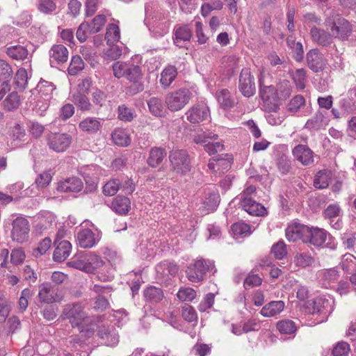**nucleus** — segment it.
<instances>
[{"label": "nucleus", "instance_id": "4be33fe9", "mask_svg": "<svg viewBox=\"0 0 356 356\" xmlns=\"http://www.w3.org/2000/svg\"><path fill=\"white\" fill-rule=\"evenodd\" d=\"M294 157L304 165H309L314 162V152L305 145H298L293 149Z\"/></svg>", "mask_w": 356, "mask_h": 356}, {"label": "nucleus", "instance_id": "774afa93", "mask_svg": "<svg viewBox=\"0 0 356 356\" xmlns=\"http://www.w3.org/2000/svg\"><path fill=\"white\" fill-rule=\"evenodd\" d=\"M177 298L181 301H191L196 296V292L192 288H181L177 293Z\"/></svg>", "mask_w": 356, "mask_h": 356}, {"label": "nucleus", "instance_id": "09e8293b", "mask_svg": "<svg viewBox=\"0 0 356 356\" xmlns=\"http://www.w3.org/2000/svg\"><path fill=\"white\" fill-rule=\"evenodd\" d=\"M87 258L88 259V273H92L97 268L102 267L104 262V261L97 254L92 252H86Z\"/></svg>", "mask_w": 356, "mask_h": 356}, {"label": "nucleus", "instance_id": "f8f14e48", "mask_svg": "<svg viewBox=\"0 0 356 356\" xmlns=\"http://www.w3.org/2000/svg\"><path fill=\"white\" fill-rule=\"evenodd\" d=\"M309 312L312 314H330L332 312L331 301L323 297H316L306 302Z\"/></svg>", "mask_w": 356, "mask_h": 356}, {"label": "nucleus", "instance_id": "6ab92c4d", "mask_svg": "<svg viewBox=\"0 0 356 356\" xmlns=\"http://www.w3.org/2000/svg\"><path fill=\"white\" fill-rule=\"evenodd\" d=\"M328 233L323 229L309 227L305 243H309L316 247H323L326 241Z\"/></svg>", "mask_w": 356, "mask_h": 356}, {"label": "nucleus", "instance_id": "ea45409f", "mask_svg": "<svg viewBox=\"0 0 356 356\" xmlns=\"http://www.w3.org/2000/svg\"><path fill=\"white\" fill-rule=\"evenodd\" d=\"M319 276L326 287L337 282L339 277V273L335 268L323 270L320 273Z\"/></svg>", "mask_w": 356, "mask_h": 356}, {"label": "nucleus", "instance_id": "de8ad7c7", "mask_svg": "<svg viewBox=\"0 0 356 356\" xmlns=\"http://www.w3.org/2000/svg\"><path fill=\"white\" fill-rule=\"evenodd\" d=\"M38 10L44 15H51L56 10V3L53 0H39Z\"/></svg>", "mask_w": 356, "mask_h": 356}, {"label": "nucleus", "instance_id": "5701e85b", "mask_svg": "<svg viewBox=\"0 0 356 356\" xmlns=\"http://www.w3.org/2000/svg\"><path fill=\"white\" fill-rule=\"evenodd\" d=\"M83 184L81 179L72 177L58 183L57 191L62 193H78L82 190Z\"/></svg>", "mask_w": 356, "mask_h": 356}, {"label": "nucleus", "instance_id": "412c9836", "mask_svg": "<svg viewBox=\"0 0 356 356\" xmlns=\"http://www.w3.org/2000/svg\"><path fill=\"white\" fill-rule=\"evenodd\" d=\"M186 119L193 124L205 120L209 115V110L204 106H194L186 113Z\"/></svg>", "mask_w": 356, "mask_h": 356}, {"label": "nucleus", "instance_id": "1a4fd4ad", "mask_svg": "<svg viewBox=\"0 0 356 356\" xmlns=\"http://www.w3.org/2000/svg\"><path fill=\"white\" fill-rule=\"evenodd\" d=\"M38 296L40 302L46 304L60 302L63 300L58 288L49 283H43L40 286Z\"/></svg>", "mask_w": 356, "mask_h": 356}, {"label": "nucleus", "instance_id": "72a5a7b5", "mask_svg": "<svg viewBox=\"0 0 356 356\" xmlns=\"http://www.w3.org/2000/svg\"><path fill=\"white\" fill-rule=\"evenodd\" d=\"M79 127L82 131L93 134L97 132L101 129L102 124L99 119L86 118L80 122Z\"/></svg>", "mask_w": 356, "mask_h": 356}, {"label": "nucleus", "instance_id": "864d4df0", "mask_svg": "<svg viewBox=\"0 0 356 356\" xmlns=\"http://www.w3.org/2000/svg\"><path fill=\"white\" fill-rule=\"evenodd\" d=\"M135 117L136 113L133 108L124 104L118 106V118L120 120L131 122Z\"/></svg>", "mask_w": 356, "mask_h": 356}, {"label": "nucleus", "instance_id": "bf43d9fd", "mask_svg": "<svg viewBox=\"0 0 356 356\" xmlns=\"http://www.w3.org/2000/svg\"><path fill=\"white\" fill-rule=\"evenodd\" d=\"M305 104V99L301 95L293 97L288 104V111L291 113L298 112Z\"/></svg>", "mask_w": 356, "mask_h": 356}, {"label": "nucleus", "instance_id": "473e14b6", "mask_svg": "<svg viewBox=\"0 0 356 356\" xmlns=\"http://www.w3.org/2000/svg\"><path fill=\"white\" fill-rule=\"evenodd\" d=\"M174 35V43L181 47H182L181 42L190 41L192 37V31L186 25L180 26L175 29Z\"/></svg>", "mask_w": 356, "mask_h": 356}, {"label": "nucleus", "instance_id": "f03ea898", "mask_svg": "<svg viewBox=\"0 0 356 356\" xmlns=\"http://www.w3.org/2000/svg\"><path fill=\"white\" fill-rule=\"evenodd\" d=\"M325 25L330 28L332 38L343 41L348 40L353 31L352 24L334 12H331L325 19Z\"/></svg>", "mask_w": 356, "mask_h": 356}, {"label": "nucleus", "instance_id": "aec40b11", "mask_svg": "<svg viewBox=\"0 0 356 356\" xmlns=\"http://www.w3.org/2000/svg\"><path fill=\"white\" fill-rule=\"evenodd\" d=\"M56 88V86L54 84V83L50 81L41 79V81L38 83V92L40 95V97L46 102L42 106V111H45L49 107V104L47 102L52 99Z\"/></svg>", "mask_w": 356, "mask_h": 356}, {"label": "nucleus", "instance_id": "b1692460", "mask_svg": "<svg viewBox=\"0 0 356 356\" xmlns=\"http://www.w3.org/2000/svg\"><path fill=\"white\" fill-rule=\"evenodd\" d=\"M241 207L252 216H264L266 212V208L257 202L252 197H243L241 201Z\"/></svg>", "mask_w": 356, "mask_h": 356}, {"label": "nucleus", "instance_id": "c756f323", "mask_svg": "<svg viewBox=\"0 0 356 356\" xmlns=\"http://www.w3.org/2000/svg\"><path fill=\"white\" fill-rule=\"evenodd\" d=\"M13 75V71L8 63L3 60H0V77L3 86V92L6 90H10V82Z\"/></svg>", "mask_w": 356, "mask_h": 356}, {"label": "nucleus", "instance_id": "7c9ffc66", "mask_svg": "<svg viewBox=\"0 0 356 356\" xmlns=\"http://www.w3.org/2000/svg\"><path fill=\"white\" fill-rule=\"evenodd\" d=\"M111 207L118 214H127L131 207V202L128 197L118 195L112 201Z\"/></svg>", "mask_w": 356, "mask_h": 356}, {"label": "nucleus", "instance_id": "4c0bfd02", "mask_svg": "<svg viewBox=\"0 0 356 356\" xmlns=\"http://www.w3.org/2000/svg\"><path fill=\"white\" fill-rule=\"evenodd\" d=\"M112 140L118 146L126 147L131 143L127 131L122 129H115L112 134Z\"/></svg>", "mask_w": 356, "mask_h": 356}, {"label": "nucleus", "instance_id": "423d86ee", "mask_svg": "<svg viewBox=\"0 0 356 356\" xmlns=\"http://www.w3.org/2000/svg\"><path fill=\"white\" fill-rule=\"evenodd\" d=\"M212 268V261L200 259L188 267L186 273L188 280L192 282H199L204 279L206 273Z\"/></svg>", "mask_w": 356, "mask_h": 356}, {"label": "nucleus", "instance_id": "a19ab883", "mask_svg": "<svg viewBox=\"0 0 356 356\" xmlns=\"http://www.w3.org/2000/svg\"><path fill=\"white\" fill-rule=\"evenodd\" d=\"M88 259L87 253H80L68 263L70 267L88 273Z\"/></svg>", "mask_w": 356, "mask_h": 356}, {"label": "nucleus", "instance_id": "dca6fc26", "mask_svg": "<svg viewBox=\"0 0 356 356\" xmlns=\"http://www.w3.org/2000/svg\"><path fill=\"white\" fill-rule=\"evenodd\" d=\"M77 241L83 248H91L100 240L99 233L95 234L91 229H82L77 233Z\"/></svg>", "mask_w": 356, "mask_h": 356}, {"label": "nucleus", "instance_id": "13d9d810", "mask_svg": "<svg viewBox=\"0 0 356 356\" xmlns=\"http://www.w3.org/2000/svg\"><path fill=\"white\" fill-rule=\"evenodd\" d=\"M277 330L282 334H291L296 330L295 323L291 320L279 321L277 323Z\"/></svg>", "mask_w": 356, "mask_h": 356}, {"label": "nucleus", "instance_id": "2eb2a0df", "mask_svg": "<svg viewBox=\"0 0 356 356\" xmlns=\"http://www.w3.org/2000/svg\"><path fill=\"white\" fill-rule=\"evenodd\" d=\"M309 35L313 42L323 47H330L333 43V38L331 33L323 29L312 27Z\"/></svg>", "mask_w": 356, "mask_h": 356}, {"label": "nucleus", "instance_id": "c03bdc74", "mask_svg": "<svg viewBox=\"0 0 356 356\" xmlns=\"http://www.w3.org/2000/svg\"><path fill=\"white\" fill-rule=\"evenodd\" d=\"M324 119V114L322 112L318 111L316 113L312 118L307 121L305 128L314 131L318 130L323 126Z\"/></svg>", "mask_w": 356, "mask_h": 356}, {"label": "nucleus", "instance_id": "c85d7f7f", "mask_svg": "<svg viewBox=\"0 0 356 356\" xmlns=\"http://www.w3.org/2000/svg\"><path fill=\"white\" fill-rule=\"evenodd\" d=\"M98 336L102 339V342L108 346H115L119 341L118 335L104 325L99 327Z\"/></svg>", "mask_w": 356, "mask_h": 356}, {"label": "nucleus", "instance_id": "37998d69", "mask_svg": "<svg viewBox=\"0 0 356 356\" xmlns=\"http://www.w3.org/2000/svg\"><path fill=\"white\" fill-rule=\"evenodd\" d=\"M149 111L155 116H162L165 112L164 106L161 99L153 97L148 102Z\"/></svg>", "mask_w": 356, "mask_h": 356}, {"label": "nucleus", "instance_id": "6e6d98bb", "mask_svg": "<svg viewBox=\"0 0 356 356\" xmlns=\"http://www.w3.org/2000/svg\"><path fill=\"white\" fill-rule=\"evenodd\" d=\"M341 267L347 273L354 270L356 268V257L351 254H346L341 260Z\"/></svg>", "mask_w": 356, "mask_h": 356}, {"label": "nucleus", "instance_id": "3c124183", "mask_svg": "<svg viewBox=\"0 0 356 356\" xmlns=\"http://www.w3.org/2000/svg\"><path fill=\"white\" fill-rule=\"evenodd\" d=\"M52 179L51 172L49 170L44 171L40 173L35 180L34 184L38 189H42L49 186Z\"/></svg>", "mask_w": 356, "mask_h": 356}, {"label": "nucleus", "instance_id": "603ef678", "mask_svg": "<svg viewBox=\"0 0 356 356\" xmlns=\"http://www.w3.org/2000/svg\"><path fill=\"white\" fill-rule=\"evenodd\" d=\"M121 184L119 179H112L103 187V193L107 196H113L117 193Z\"/></svg>", "mask_w": 356, "mask_h": 356}, {"label": "nucleus", "instance_id": "4468645a", "mask_svg": "<svg viewBox=\"0 0 356 356\" xmlns=\"http://www.w3.org/2000/svg\"><path fill=\"white\" fill-rule=\"evenodd\" d=\"M308 233V226L295 222L287 227L286 229V237L289 241L301 240L302 242L305 243Z\"/></svg>", "mask_w": 356, "mask_h": 356}, {"label": "nucleus", "instance_id": "a18cd8bd", "mask_svg": "<svg viewBox=\"0 0 356 356\" xmlns=\"http://www.w3.org/2000/svg\"><path fill=\"white\" fill-rule=\"evenodd\" d=\"M105 38L108 45L114 44L115 42H118L120 38V32L118 26L115 24H108Z\"/></svg>", "mask_w": 356, "mask_h": 356}, {"label": "nucleus", "instance_id": "a211bd4d", "mask_svg": "<svg viewBox=\"0 0 356 356\" xmlns=\"http://www.w3.org/2000/svg\"><path fill=\"white\" fill-rule=\"evenodd\" d=\"M8 136L11 143L17 145L20 142H24L26 139V131L23 122L15 121L10 123L8 129Z\"/></svg>", "mask_w": 356, "mask_h": 356}, {"label": "nucleus", "instance_id": "680f3d73", "mask_svg": "<svg viewBox=\"0 0 356 356\" xmlns=\"http://www.w3.org/2000/svg\"><path fill=\"white\" fill-rule=\"evenodd\" d=\"M271 253L277 259H282L287 254L286 245L282 241H280L272 246Z\"/></svg>", "mask_w": 356, "mask_h": 356}, {"label": "nucleus", "instance_id": "cd10ccee", "mask_svg": "<svg viewBox=\"0 0 356 356\" xmlns=\"http://www.w3.org/2000/svg\"><path fill=\"white\" fill-rule=\"evenodd\" d=\"M284 307L285 304L282 300L271 301L261 308L260 314L265 317H273L282 312Z\"/></svg>", "mask_w": 356, "mask_h": 356}, {"label": "nucleus", "instance_id": "9d476101", "mask_svg": "<svg viewBox=\"0 0 356 356\" xmlns=\"http://www.w3.org/2000/svg\"><path fill=\"white\" fill-rule=\"evenodd\" d=\"M29 221L24 218H17L13 222L11 232L13 240L21 243L26 241L29 238Z\"/></svg>", "mask_w": 356, "mask_h": 356}, {"label": "nucleus", "instance_id": "393cba45", "mask_svg": "<svg viewBox=\"0 0 356 356\" xmlns=\"http://www.w3.org/2000/svg\"><path fill=\"white\" fill-rule=\"evenodd\" d=\"M178 270L176 264L168 261H163L156 266L157 277L163 280H168L170 276H175Z\"/></svg>", "mask_w": 356, "mask_h": 356}, {"label": "nucleus", "instance_id": "bb28decb", "mask_svg": "<svg viewBox=\"0 0 356 356\" xmlns=\"http://www.w3.org/2000/svg\"><path fill=\"white\" fill-rule=\"evenodd\" d=\"M177 70L175 66L168 65L166 66L161 73L159 83L163 88L166 89L175 81L177 76Z\"/></svg>", "mask_w": 356, "mask_h": 356}, {"label": "nucleus", "instance_id": "39448f33", "mask_svg": "<svg viewBox=\"0 0 356 356\" xmlns=\"http://www.w3.org/2000/svg\"><path fill=\"white\" fill-rule=\"evenodd\" d=\"M218 138V136L217 134L202 132L194 136L193 141L196 144L202 145L204 150L211 155L222 152L224 149V145L222 142L216 141Z\"/></svg>", "mask_w": 356, "mask_h": 356}, {"label": "nucleus", "instance_id": "49530a36", "mask_svg": "<svg viewBox=\"0 0 356 356\" xmlns=\"http://www.w3.org/2000/svg\"><path fill=\"white\" fill-rule=\"evenodd\" d=\"M74 104L81 111H90L92 108L88 98L84 93L76 92L73 95Z\"/></svg>", "mask_w": 356, "mask_h": 356}, {"label": "nucleus", "instance_id": "4d7b16f0", "mask_svg": "<svg viewBox=\"0 0 356 356\" xmlns=\"http://www.w3.org/2000/svg\"><path fill=\"white\" fill-rule=\"evenodd\" d=\"M314 262L313 257L307 253H298L294 257V263L302 268L309 266Z\"/></svg>", "mask_w": 356, "mask_h": 356}, {"label": "nucleus", "instance_id": "f704fd0d", "mask_svg": "<svg viewBox=\"0 0 356 356\" xmlns=\"http://www.w3.org/2000/svg\"><path fill=\"white\" fill-rule=\"evenodd\" d=\"M216 97L221 108L227 109L234 106V101L228 90L222 89L216 92Z\"/></svg>", "mask_w": 356, "mask_h": 356}, {"label": "nucleus", "instance_id": "7ed1b4c3", "mask_svg": "<svg viewBox=\"0 0 356 356\" xmlns=\"http://www.w3.org/2000/svg\"><path fill=\"white\" fill-rule=\"evenodd\" d=\"M192 98V92L189 89L181 88L168 92L165 99L168 108L172 112H176L184 108Z\"/></svg>", "mask_w": 356, "mask_h": 356}, {"label": "nucleus", "instance_id": "6e6552de", "mask_svg": "<svg viewBox=\"0 0 356 356\" xmlns=\"http://www.w3.org/2000/svg\"><path fill=\"white\" fill-rule=\"evenodd\" d=\"M308 67L314 72L318 73L327 68L328 61L318 48L310 49L306 54Z\"/></svg>", "mask_w": 356, "mask_h": 356}, {"label": "nucleus", "instance_id": "f3484780", "mask_svg": "<svg viewBox=\"0 0 356 356\" xmlns=\"http://www.w3.org/2000/svg\"><path fill=\"white\" fill-rule=\"evenodd\" d=\"M49 62L51 66L67 61L68 49L63 44H54L49 51Z\"/></svg>", "mask_w": 356, "mask_h": 356}, {"label": "nucleus", "instance_id": "8fccbe9b", "mask_svg": "<svg viewBox=\"0 0 356 356\" xmlns=\"http://www.w3.org/2000/svg\"><path fill=\"white\" fill-rule=\"evenodd\" d=\"M220 202V195L216 192L213 191L208 197H206L204 205L208 212L213 211L216 209Z\"/></svg>", "mask_w": 356, "mask_h": 356}, {"label": "nucleus", "instance_id": "5fc2aeb1", "mask_svg": "<svg viewBox=\"0 0 356 356\" xmlns=\"http://www.w3.org/2000/svg\"><path fill=\"white\" fill-rule=\"evenodd\" d=\"M106 22L104 15H98L95 16L92 22L89 24L90 33H96L101 31Z\"/></svg>", "mask_w": 356, "mask_h": 356}, {"label": "nucleus", "instance_id": "0e129e2a", "mask_svg": "<svg viewBox=\"0 0 356 356\" xmlns=\"http://www.w3.org/2000/svg\"><path fill=\"white\" fill-rule=\"evenodd\" d=\"M84 67V63L79 56H72L68 71L70 74L75 75Z\"/></svg>", "mask_w": 356, "mask_h": 356}, {"label": "nucleus", "instance_id": "2f4dec72", "mask_svg": "<svg viewBox=\"0 0 356 356\" xmlns=\"http://www.w3.org/2000/svg\"><path fill=\"white\" fill-rule=\"evenodd\" d=\"M165 156L166 151L165 149L154 147L150 149L147 162L152 168H156L162 163Z\"/></svg>", "mask_w": 356, "mask_h": 356}, {"label": "nucleus", "instance_id": "c9c22d12", "mask_svg": "<svg viewBox=\"0 0 356 356\" xmlns=\"http://www.w3.org/2000/svg\"><path fill=\"white\" fill-rule=\"evenodd\" d=\"M144 296L147 301L157 303L163 300L164 295L161 289L149 286L144 291Z\"/></svg>", "mask_w": 356, "mask_h": 356}, {"label": "nucleus", "instance_id": "e433bc0d", "mask_svg": "<svg viewBox=\"0 0 356 356\" xmlns=\"http://www.w3.org/2000/svg\"><path fill=\"white\" fill-rule=\"evenodd\" d=\"M286 44L289 48L292 50L296 60H302L304 53L302 43L300 42H296L295 38L293 35H289L286 39Z\"/></svg>", "mask_w": 356, "mask_h": 356}, {"label": "nucleus", "instance_id": "58836bf2", "mask_svg": "<svg viewBox=\"0 0 356 356\" xmlns=\"http://www.w3.org/2000/svg\"><path fill=\"white\" fill-rule=\"evenodd\" d=\"M7 55L15 60H24L27 58L29 51L26 47L21 45L10 46L6 49Z\"/></svg>", "mask_w": 356, "mask_h": 356}, {"label": "nucleus", "instance_id": "69168bd1", "mask_svg": "<svg viewBox=\"0 0 356 356\" xmlns=\"http://www.w3.org/2000/svg\"><path fill=\"white\" fill-rule=\"evenodd\" d=\"M341 209L338 204H330L323 211V216L325 218L330 220V224L333 222V218L339 216Z\"/></svg>", "mask_w": 356, "mask_h": 356}, {"label": "nucleus", "instance_id": "f257e3e1", "mask_svg": "<svg viewBox=\"0 0 356 356\" xmlns=\"http://www.w3.org/2000/svg\"><path fill=\"white\" fill-rule=\"evenodd\" d=\"M113 75L117 79L125 78L127 81L135 84L131 87L133 90L131 93L136 94L143 90V85L140 83L143 79V73L139 65L131 63L117 61L112 65Z\"/></svg>", "mask_w": 356, "mask_h": 356}, {"label": "nucleus", "instance_id": "338daca9", "mask_svg": "<svg viewBox=\"0 0 356 356\" xmlns=\"http://www.w3.org/2000/svg\"><path fill=\"white\" fill-rule=\"evenodd\" d=\"M350 350V345L347 342L339 341L334 346L332 355L333 356H348Z\"/></svg>", "mask_w": 356, "mask_h": 356}, {"label": "nucleus", "instance_id": "79ce46f5", "mask_svg": "<svg viewBox=\"0 0 356 356\" xmlns=\"http://www.w3.org/2000/svg\"><path fill=\"white\" fill-rule=\"evenodd\" d=\"M331 172L329 170H323L319 171L314 179V186L319 189L325 188L328 186L330 179Z\"/></svg>", "mask_w": 356, "mask_h": 356}, {"label": "nucleus", "instance_id": "a878e982", "mask_svg": "<svg viewBox=\"0 0 356 356\" xmlns=\"http://www.w3.org/2000/svg\"><path fill=\"white\" fill-rule=\"evenodd\" d=\"M54 245H56V248L53 254L54 260L57 262L65 261L71 253V243L66 240H63Z\"/></svg>", "mask_w": 356, "mask_h": 356}, {"label": "nucleus", "instance_id": "20e7f679", "mask_svg": "<svg viewBox=\"0 0 356 356\" xmlns=\"http://www.w3.org/2000/svg\"><path fill=\"white\" fill-rule=\"evenodd\" d=\"M169 160L171 170L176 174L183 175L191 171V161L186 150H172L170 152Z\"/></svg>", "mask_w": 356, "mask_h": 356}, {"label": "nucleus", "instance_id": "ddd939ff", "mask_svg": "<svg viewBox=\"0 0 356 356\" xmlns=\"http://www.w3.org/2000/svg\"><path fill=\"white\" fill-rule=\"evenodd\" d=\"M63 314L67 318L70 319L73 327L79 326L86 318V314L80 304L65 305Z\"/></svg>", "mask_w": 356, "mask_h": 356}, {"label": "nucleus", "instance_id": "0eeeda50", "mask_svg": "<svg viewBox=\"0 0 356 356\" xmlns=\"http://www.w3.org/2000/svg\"><path fill=\"white\" fill-rule=\"evenodd\" d=\"M49 148L60 153L66 151L72 143V137L65 133H49L46 137Z\"/></svg>", "mask_w": 356, "mask_h": 356}, {"label": "nucleus", "instance_id": "9b49d317", "mask_svg": "<svg viewBox=\"0 0 356 356\" xmlns=\"http://www.w3.org/2000/svg\"><path fill=\"white\" fill-rule=\"evenodd\" d=\"M238 89L243 96L250 97L256 90L254 76L249 69H243L239 76Z\"/></svg>", "mask_w": 356, "mask_h": 356}, {"label": "nucleus", "instance_id": "052dcab7", "mask_svg": "<svg viewBox=\"0 0 356 356\" xmlns=\"http://www.w3.org/2000/svg\"><path fill=\"white\" fill-rule=\"evenodd\" d=\"M181 315L184 319L189 323L197 322V313L194 308L188 304H184L182 306Z\"/></svg>", "mask_w": 356, "mask_h": 356}, {"label": "nucleus", "instance_id": "e2e57ef3", "mask_svg": "<svg viewBox=\"0 0 356 356\" xmlns=\"http://www.w3.org/2000/svg\"><path fill=\"white\" fill-rule=\"evenodd\" d=\"M19 96L17 92H13L6 98L4 101L5 108L8 111L17 108L19 105Z\"/></svg>", "mask_w": 356, "mask_h": 356}]
</instances>
